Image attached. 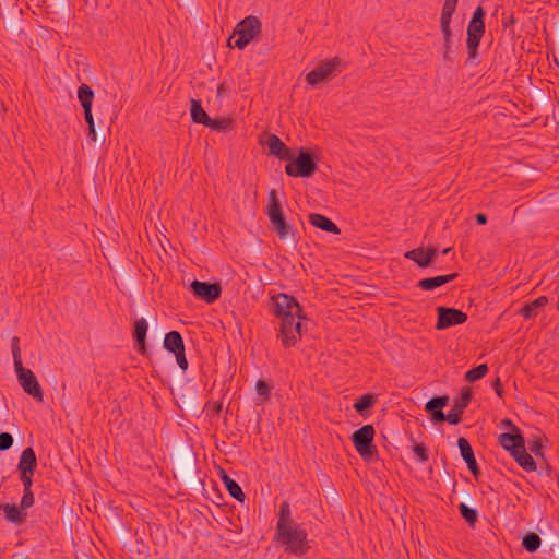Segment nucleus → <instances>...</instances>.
Returning <instances> with one entry per match:
<instances>
[{
  "instance_id": "f257e3e1",
  "label": "nucleus",
  "mask_w": 559,
  "mask_h": 559,
  "mask_svg": "<svg viewBox=\"0 0 559 559\" xmlns=\"http://www.w3.org/2000/svg\"><path fill=\"white\" fill-rule=\"evenodd\" d=\"M265 213L272 225V229L276 236L290 246H296L299 241L297 230L286 222L282 211V204L277 197L276 190L272 189L269 192V202Z\"/></svg>"
},
{
  "instance_id": "f03ea898",
  "label": "nucleus",
  "mask_w": 559,
  "mask_h": 559,
  "mask_svg": "<svg viewBox=\"0 0 559 559\" xmlns=\"http://www.w3.org/2000/svg\"><path fill=\"white\" fill-rule=\"evenodd\" d=\"M274 540L284 546L287 554L298 557L304 556L310 548L306 530L296 523L276 526Z\"/></svg>"
},
{
  "instance_id": "7ed1b4c3",
  "label": "nucleus",
  "mask_w": 559,
  "mask_h": 559,
  "mask_svg": "<svg viewBox=\"0 0 559 559\" xmlns=\"http://www.w3.org/2000/svg\"><path fill=\"white\" fill-rule=\"evenodd\" d=\"M285 173L290 177H311L318 169L317 162L309 151L301 148L297 156L293 154L292 159H287Z\"/></svg>"
},
{
  "instance_id": "20e7f679",
  "label": "nucleus",
  "mask_w": 559,
  "mask_h": 559,
  "mask_svg": "<svg viewBox=\"0 0 559 559\" xmlns=\"http://www.w3.org/2000/svg\"><path fill=\"white\" fill-rule=\"evenodd\" d=\"M374 428L372 425H365L356 430L352 440L356 451L365 461H373L378 456V451L373 444Z\"/></svg>"
},
{
  "instance_id": "39448f33",
  "label": "nucleus",
  "mask_w": 559,
  "mask_h": 559,
  "mask_svg": "<svg viewBox=\"0 0 559 559\" xmlns=\"http://www.w3.org/2000/svg\"><path fill=\"white\" fill-rule=\"evenodd\" d=\"M261 28V21L257 16L249 15L245 17L237 24L234 31V36H238L235 40V46L239 50H243L251 40L260 36Z\"/></svg>"
},
{
  "instance_id": "423d86ee",
  "label": "nucleus",
  "mask_w": 559,
  "mask_h": 559,
  "mask_svg": "<svg viewBox=\"0 0 559 559\" xmlns=\"http://www.w3.org/2000/svg\"><path fill=\"white\" fill-rule=\"evenodd\" d=\"M301 316L281 319L277 338L285 348L294 347L301 340Z\"/></svg>"
},
{
  "instance_id": "0eeeda50",
  "label": "nucleus",
  "mask_w": 559,
  "mask_h": 559,
  "mask_svg": "<svg viewBox=\"0 0 559 559\" xmlns=\"http://www.w3.org/2000/svg\"><path fill=\"white\" fill-rule=\"evenodd\" d=\"M14 369L17 381L24 392L33 396L36 401L41 402L44 400V392L35 373L31 369L24 368L23 362L14 365Z\"/></svg>"
},
{
  "instance_id": "6e6552de",
  "label": "nucleus",
  "mask_w": 559,
  "mask_h": 559,
  "mask_svg": "<svg viewBox=\"0 0 559 559\" xmlns=\"http://www.w3.org/2000/svg\"><path fill=\"white\" fill-rule=\"evenodd\" d=\"M340 67L341 59L338 57H334L311 70L306 75V82L311 86H316L320 82L332 79L337 73H340Z\"/></svg>"
},
{
  "instance_id": "1a4fd4ad",
  "label": "nucleus",
  "mask_w": 559,
  "mask_h": 559,
  "mask_svg": "<svg viewBox=\"0 0 559 559\" xmlns=\"http://www.w3.org/2000/svg\"><path fill=\"white\" fill-rule=\"evenodd\" d=\"M164 347L176 357L177 364L182 371L188 369V360L185 354V343L178 331H170L165 334Z\"/></svg>"
},
{
  "instance_id": "9d476101",
  "label": "nucleus",
  "mask_w": 559,
  "mask_h": 559,
  "mask_svg": "<svg viewBox=\"0 0 559 559\" xmlns=\"http://www.w3.org/2000/svg\"><path fill=\"white\" fill-rule=\"evenodd\" d=\"M189 289L197 298L205 301L206 304H213L216 301L222 293L219 282H190Z\"/></svg>"
},
{
  "instance_id": "9b49d317",
  "label": "nucleus",
  "mask_w": 559,
  "mask_h": 559,
  "mask_svg": "<svg viewBox=\"0 0 559 559\" xmlns=\"http://www.w3.org/2000/svg\"><path fill=\"white\" fill-rule=\"evenodd\" d=\"M274 300V314L280 319L288 316L299 317L301 307L293 296L287 294H278L273 297Z\"/></svg>"
},
{
  "instance_id": "f8f14e48",
  "label": "nucleus",
  "mask_w": 559,
  "mask_h": 559,
  "mask_svg": "<svg viewBox=\"0 0 559 559\" xmlns=\"http://www.w3.org/2000/svg\"><path fill=\"white\" fill-rule=\"evenodd\" d=\"M467 320V314L454 308H438V321L436 328L438 330L448 329L453 325L463 324Z\"/></svg>"
},
{
  "instance_id": "ddd939ff",
  "label": "nucleus",
  "mask_w": 559,
  "mask_h": 559,
  "mask_svg": "<svg viewBox=\"0 0 559 559\" xmlns=\"http://www.w3.org/2000/svg\"><path fill=\"white\" fill-rule=\"evenodd\" d=\"M472 400V390L469 388H463L460 399H457L452 409L447 414V421L451 425H457L462 419L464 409L468 406Z\"/></svg>"
},
{
  "instance_id": "4468645a",
  "label": "nucleus",
  "mask_w": 559,
  "mask_h": 559,
  "mask_svg": "<svg viewBox=\"0 0 559 559\" xmlns=\"http://www.w3.org/2000/svg\"><path fill=\"white\" fill-rule=\"evenodd\" d=\"M269 153L276 156L281 160L292 159V150L276 135L270 134L266 141Z\"/></svg>"
},
{
  "instance_id": "2eb2a0df",
  "label": "nucleus",
  "mask_w": 559,
  "mask_h": 559,
  "mask_svg": "<svg viewBox=\"0 0 559 559\" xmlns=\"http://www.w3.org/2000/svg\"><path fill=\"white\" fill-rule=\"evenodd\" d=\"M436 248H417L411 251H407L404 257L408 260L414 261L417 263L418 266L425 267L430 264L432 261V258L436 255Z\"/></svg>"
},
{
  "instance_id": "dca6fc26",
  "label": "nucleus",
  "mask_w": 559,
  "mask_h": 559,
  "mask_svg": "<svg viewBox=\"0 0 559 559\" xmlns=\"http://www.w3.org/2000/svg\"><path fill=\"white\" fill-rule=\"evenodd\" d=\"M37 467V459L35 451L33 448L28 447L22 451L20 456V461L17 464V469L20 473H31L34 474Z\"/></svg>"
},
{
  "instance_id": "f3484780",
  "label": "nucleus",
  "mask_w": 559,
  "mask_h": 559,
  "mask_svg": "<svg viewBox=\"0 0 559 559\" xmlns=\"http://www.w3.org/2000/svg\"><path fill=\"white\" fill-rule=\"evenodd\" d=\"M309 222L312 226H314L321 230H324V231H328V233H331L334 235L341 234V229L336 226V224H334L329 217H326L322 214H319V213L310 214Z\"/></svg>"
},
{
  "instance_id": "a211bd4d",
  "label": "nucleus",
  "mask_w": 559,
  "mask_h": 559,
  "mask_svg": "<svg viewBox=\"0 0 559 559\" xmlns=\"http://www.w3.org/2000/svg\"><path fill=\"white\" fill-rule=\"evenodd\" d=\"M485 15H486V12L484 10V8L481 5H478L473 15H472V19L467 25V33H473V34H479L480 36H484L485 34Z\"/></svg>"
},
{
  "instance_id": "6ab92c4d",
  "label": "nucleus",
  "mask_w": 559,
  "mask_h": 559,
  "mask_svg": "<svg viewBox=\"0 0 559 559\" xmlns=\"http://www.w3.org/2000/svg\"><path fill=\"white\" fill-rule=\"evenodd\" d=\"M0 510L4 512V518L8 522L20 525L25 522L26 513H24L21 507L10 503L0 504Z\"/></svg>"
},
{
  "instance_id": "aec40b11",
  "label": "nucleus",
  "mask_w": 559,
  "mask_h": 559,
  "mask_svg": "<svg viewBox=\"0 0 559 559\" xmlns=\"http://www.w3.org/2000/svg\"><path fill=\"white\" fill-rule=\"evenodd\" d=\"M78 98L83 107L84 116L92 114L94 91L87 84H81L78 88Z\"/></svg>"
},
{
  "instance_id": "412c9836",
  "label": "nucleus",
  "mask_w": 559,
  "mask_h": 559,
  "mask_svg": "<svg viewBox=\"0 0 559 559\" xmlns=\"http://www.w3.org/2000/svg\"><path fill=\"white\" fill-rule=\"evenodd\" d=\"M147 329H148V323L144 318L138 319L135 321L133 337L139 345L138 350L142 354L145 353V350H146L145 338H146Z\"/></svg>"
},
{
  "instance_id": "4be33fe9",
  "label": "nucleus",
  "mask_w": 559,
  "mask_h": 559,
  "mask_svg": "<svg viewBox=\"0 0 559 559\" xmlns=\"http://www.w3.org/2000/svg\"><path fill=\"white\" fill-rule=\"evenodd\" d=\"M548 302V298L546 296H540L536 298L535 300L525 304L521 310L520 313L525 318H534L538 314V310L540 308H544Z\"/></svg>"
},
{
  "instance_id": "5701e85b",
  "label": "nucleus",
  "mask_w": 559,
  "mask_h": 559,
  "mask_svg": "<svg viewBox=\"0 0 559 559\" xmlns=\"http://www.w3.org/2000/svg\"><path fill=\"white\" fill-rule=\"evenodd\" d=\"M523 441L524 438L520 430L501 433L499 436V443L507 451L513 450L518 443L520 444Z\"/></svg>"
},
{
  "instance_id": "b1692460",
  "label": "nucleus",
  "mask_w": 559,
  "mask_h": 559,
  "mask_svg": "<svg viewBox=\"0 0 559 559\" xmlns=\"http://www.w3.org/2000/svg\"><path fill=\"white\" fill-rule=\"evenodd\" d=\"M190 114L193 122L201 123L205 127L211 119L203 109L201 102L198 99H191Z\"/></svg>"
},
{
  "instance_id": "393cba45",
  "label": "nucleus",
  "mask_w": 559,
  "mask_h": 559,
  "mask_svg": "<svg viewBox=\"0 0 559 559\" xmlns=\"http://www.w3.org/2000/svg\"><path fill=\"white\" fill-rule=\"evenodd\" d=\"M542 544L540 537L535 533H527L522 539V546L528 552H535Z\"/></svg>"
},
{
  "instance_id": "a878e982",
  "label": "nucleus",
  "mask_w": 559,
  "mask_h": 559,
  "mask_svg": "<svg viewBox=\"0 0 559 559\" xmlns=\"http://www.w3.org/2000/svg\"><path fill=\"white\" fill-rule=\"evenodd\" d=\"M281 524L283 526L295 524V522L292 519L289 503L286 501L282 502L280 506L278 521L276 526H280Z\"/></svg>"
},
{
  "instance_id": "bb28decb",
  "label": "nucleus",
  "mask_w": 559,
  "mask_h": 559,
  "mask_svg": "<svg viewBox=\"0 0 559 559\" xmlns=\"http://www.w3.org/2000/svg\"><path fill=\"white\" fill-rule=\"evenodd\" d=\"M84 118L88 126V134H87L88 140L92 142H97V143L103 144L105 142V136L103 135V133L97 134L93 114H91L90 116H84Z\"/></svg>"
},
{
  "instance_id": "cd10ccee",
  "label": "nucleus",
  "mask_w": 559,
  "mask_h": 559,
  "mask_svg": "<svg viewBox=\"0 0 559 559\" xmlns=\"http://www.w3.org/2000/svg\"><path fill=\"white\" fill-rule=\"evenodd\" d=\"M488 372V366L486 364H481L465 373V380L468 382H475L481 378H484Z\"/></svg>"
},
{
  "instance_id": "c85d7f7f",
  "label": "nucleus",
  "mask_w": 559,
  "mask_h": 559,
  "mask_svg": "<svg viewBox=\"0 0 559 559\" xmlns=\"http://www.w3.org/2000/svg\"><path fill=\"white\" fill-rule=\"evenodd\" d=\"M523 454L516 457V463L527 472L536 471V463L534 459L526 452L525 449H522Z\"/></svg>"
},
{
  "instance_id": "c756f323",
  "label": "nucleus",
  "mask_w": 559,
  "mask_h": 559,
  "mask_svg": "<svg viewBox=\"0 0 559 559\" xmlns=\"http://www.w3.org/2000/svg\"><path fill=\"white\" fill-rule=\"evenodd\" d=\"M233 123L231 118L222 117L218 119H210L206 127L216 131H226Z\"/></svg>"
},
{
  "instance_id": "7c9ffc66",
  "label": "nucleus",
  "mask_w": 559,
  "mask_h": 559,
  "mask_svg": "<svg viewBox=\"0 0 559 559\" xmlns=\"http://www.w3.org/2000/svg\"><path fill=\"white\" fill-rule=\"evenodd\" d=\"M449 402L448 396H438L430 399L425 406V409L428 413L437 412L438 409H442Z\"/></svg>"
},
{
  "instance_id": "2f4dec72",
  "label": "nucleus",
  "mask_w": 559,
  "mask_h": 559,
  "mask_svg": "<svg viewBox=\"0 0 559 559\" xmlns=\"http://www.w3.org/2000/svg\"><path fill=\"white\" fill-rule=\"evenodd\" d=\"M459 510L463 519L471 525L474 526L477 521V511L473 508H469L465 503H461L459 506Z\"/></svg>"
},
{
  "instance_id": "473e14b6",
  "label": "nucleus",
  "mask_w": 559,
  "mask_h": 559,
  "mask_svg": "<svg viewBox=\"0 0 559 559\" xmlns=\"http://www.w3.org/2000/svg\"><path fill=\"white\" fill-rule=\"evenodd\" d=\"M376 403V397L370 394H365L360 396L354 404V408L358 413H362L364 411L370 408Z\"/></svg>"
},
{
  "instance_id": "72a5a7b5",
  "label": "nucleus",
  "mask_w": 559,
  "mask_h": 559,
  "mask_svg": "<svg viewBox=\"0 0 559 559\" xmlns=\"http://www.w3.org/2000/svg\"><path fill=\"white\" fill-rule=\"evenodd\" d=\"M226 490L228 491V493L235 498L237 501L239 502H243L245 501V493L241 489V487L238 485V483L236 480H231V481H227V485L225 486Z\"/></svg>"
},
{
  "instance_id": "f704fd0d",
  "label": "nucleus",
  "mask_w": 559,
  "mask_h": 559,
  "mask_svg": "<svg viewBox=\"0 0 559 559\" xmlns=\"http://www.w3.org/2000/svg\"><path fill=\"white\" fill-rule=\"evenodd\" d=\"M457 447L460 449L461 456L463 457L464 461H467L471 457L475 456L474 451H473L469 442L467 441V439H465L463 437L459 438Z\"/></svg>"
},
{
  "instance_id": "c9c22d12",
  "label": "nucleus",
  "mask_w": 559,
  "mask_h": 559,
  "mask_svg": "<svg viewBox=\"0 0 559 559\" xmlns=\"http://www.w3.org/2000/svg\"><path fill=\"white\" fill-rule=\"evenodd\" d=\"M255 390L259 396L263 397V401H267L271 397V386L263 380H258L255 383Z\"/></svg>"
},
{
  "instance_id": "e433bc0d",
  "label": "nucleus",
  "mask_w": 559,
  "mask_h": 559,
  "mask_svg": "<svg viewBox=\"0 0 559 559\" xmlns=\"http://www.w3.org/2000/svg\"><path fill=\"white\" fill-rule=\"evenodd\" d=\"M11 350L14 365L22 364L20 338L17 336H13L11 340Z\"/></svg>"
},
{
  "instance_id": "4c0bfd02",
  "label": "nucleus",
  "mask_w": 559,
  "mask_h": 559,
  "mask_svg": "<svg viewBox=\"0 0 559 559\" xmlns=\"http://www.w3.org/2000/svg\"><path fill=\"white\" fill-rule=\"evenodd\" d=\"M452 15L453 14L441 13V17H440L441 32L443 35H447V37L452 36V29L450 26Z\"/></svg>"
},
{
  "instance_id": "58836bf2",
  "label": "nucleus",
  "mask_w": 559,
  "mask_h": 559,
  "mask_svg": "<svg viewBox=\"0 0 559 559\" xmlns=\"http://www.w3.org/2000/svg\"><path fill=\"white\" fill-rule=\"evenodd\" d=\"M413 452L418 457V461L425 463L428 461V449L424 443H417L413 448Z\"/></svg>"
},
{
  "instance_id": "ea45409f",
  "label": "nucleus",
  "mask_w": 559,
  "mask_h": 559,
  "mask_svg": "<svg viewBox=\"0 0 559 559\" xmlns=\"http://www.w3.org/2000/svg\"><path fill=\"white\" fill-rule=\"evenodd\" d=\"M34 493L32 490L23 491V497L20 502V507L23 510L31 508L34 504Z\"/></svg>"
},
{
  "instance_id": "a19ab883",
  "label": "nucleus",
  "mask_w": 559,
  "mask_h": 559,
  "mask_svg": "<svg viewBox=\"0 0 559 559\" xmlns=\"http://www.w3.org/2000/svg\"><path fill=\"white\" fill-rule=\"evenodd\" d=\"M13 444V437L9 432L0 433V451H5L10 449Z\"/></svg>"
},
{
  "instance_id": "79ce46f5",
  "label": "nucleus",
  "mask_w": 559,
  "mask_h": 559,
  "mask_svg": "<svg viewBox=\"0 0 559 559\" xmlns=\"http://www.w3.org/2000/svg\"><path fill=\"white\" fill-rule=\"evenodd\" d=\"M451 38H452V36L447 37V35H443V48H444L443 59L445 62L453 61L452 56H451Z\"/></svg>"
},
{
  "instance_id": "37998d69",
  "label": "nucleus",
  "mask_w": 559,
  "mask_h": 559,
  "mask_svg": "<svg viewBox=\"0 0 559 559\" xmlns=\"http://www.w3.org/2000/svg\"><path fill=\"white\" fill-rule=\"evenodd\" d=\"M33 475L34 474H31V473H20V479L23 484V491H28V490H32V485H33Z\"/></svg>"
},
{
  "instance_id": "c03bdc74",
  "label": "nucleus",
  "mask_w": 559,
  "mask_h": 559,
  "mask_svg": "<svg viewBox=\"0 0 559 559\" xmlns=\"http://www.w3.org/2000/svg\"><path fill=\"white\" fill-rule=\"evenodd\" d=\"M457 0H444L441 13L453 14L455 12Z\"/></svg>"
},
{
  "instance_id": "a18cd8bd",
  "label": "nucleus",
  "mask_w": 559,
  "mask_h": 559,
  "mask_svg": "<svg viewBox=\"0 0 559 559\" xmlns=\"http://www.w3.org/2000/svg\"><path fill=\"white\" fill-rule=\"evenodd\" d=\"M481 38L479 34L467 33L466 46H479Z\"/></svg>"
},
{
  "instance_id": "49530a36",
  "label": "nucleus",
  "mask_w": 559,
  "mask_h": 559,
  "mask_svg": "<svg viewBox=\"0 0 559 559\" xmlns=\"http://www.w3.org/2000/svg\"><path fill=\"white\" fill-rule=\"evenodd\" d=\"M542 440L540 439H535L533 440L532 442H530V450L531 452H533L535 455H542Z\"/></svg>"
},
{
  "instance_id": "de8ad7c7",
  "label": "nucleus",
  "mask_w": 559,
  "mask_h": 559,
  "mask_svg": "<svg viewBox=\"0 0 559 559\" xmlns=\"http://www.w3.org/2000/svg\"><path fill=\"white\" fill-rule=\"evenodd\" d=\"M466 464H467V467L468 469L471 471V473L477 477L480 473L479 468H478V465H477V462L475 460V456L474 457H471L469 460L465 461Z\"/></svg>"
},
{
  "instance_id": "09e8293b",
  "label": "nucleus",
  "mask_w": 559,
  "mask_h": 559,
  "mask_svg": "<svg viewBox=\"0 0 559 559\" xmlns=\"http://www.w3.org/2000/svg\"><path fill=\"white\" fill-rule=\"evenodd\" d=\"M445 283L447 282H418L419 287L423 288L424 290H431V289L439 287Z\"/></svg>"
},
{
  "instance_id": "8fccbe9b",
  "label": "nucleus",
  "mask_w": 559,
  "mask_h": 559,
  "mask_svg": "<svg viewBox=\"0 0 559 559\" xmlns=\"http://www.w3.org/2000/svg\"><path fill=\"white\" fill-rule=\"evenodd\" d=\"M431 417L433 421L441 423L447 420V415L442 412V409H438L437 412L431 413Z\"/></svg>"
},
{
  "instance_id": "3c124183",
  "label": "nucleus",
  "mask_w": 559,
  "mask_h": 559,
  "mask_svg": "<svg viewBox=\"0 0 559 559\" xmlns=\"http://www.w3.org/2000/svg\"><path fill=\"white\" fill-rule=\"evenodd\" d=\"M500 425L507 429H509L510 431H516V430H520L513 423L511 419L509 418H504L501 420Z\"/></svg>"
},
{
  "instance_id": "603ef678",
  "label": "nucleus",
  "mask_w": 559,
  "mask_h": 559,
  "mask_svg": "<svg viewBox=\"0 0 559 559\" xmlns=\"http://www.w3.org/2000/svg\"><path fill=\"white\" fill-rule=\"evenodd\" d=\"M522 449H525L524 441L520 444L518 443V445L513 450L509 451L515 461H516V457H519V455L523 454Z\"/></svg>"
},
{
  "instance_id": "864d4df0",
  "label": "nucleus",
  "mask_w": 559,
  "mask_h": 559,
  "mask_svg": "<svg viewBox=\"0 0 559 559\" xmlns=\"http://www.w3.org/2000/svg\"><path fill=\"white\" fill-rule=\"evenodd\" d=\"M466 47H467V53H468L467 61H472L476 58L477 50H478L479 46H466Z\"/></svg>"
},
{
  "instance_id": "5fc2aeb1",
  "label": "nucleus",
  "mask_w": 559,
  "mask_h": 559,
  "mask_svg": "<svg viewBox=\"0 0 559 559\" xmlns=\"http://www.w3.org/2000/svg\"><path fill=\"white\" fill-rule=\"evenodd\" d=\"M492 386H493V389H495V391H496L497 395H498L499 397H502V395H503V390H502V384H501V381H500V379H499V378H497V379L493 381Z\"/></svg>"
},
{
  "instance_id": "6e6d98bb",
  "label": "nucleus",
  "mask_w": 559,
  "mask_h": 559,
  "mask_svg": "<svg viewBox=\"0 0 559 559\" xmlns=\"http://www.w3.org/2000/svg\"><path fill=\"white\" fill-rule=\"evenodd\" d=\"M206 407L212 409L214 414H218L222 409V404L219 402H209Z\"/></svg>"
},
{
  "instance_id": "4d7b16f0",
  "label": "nucleus",
  "mask_w": 559,
  "mask_h": 559,
  "mask_svg": "<svg viewBox=\"0 0 559 559\" xmlns=\"http://www.w3.org/2000/svg\"><path fill=\"white\" fill-rule=\"evenodd\" d=\"M456 276V273H452L447 275H437L435 277H427L426 280H455Z\"/></svg>"
},
{
  "instance_id": "13d9d810",
  "label": "nucleus",
  "mask_w": 559,
  "mask_h": 559,
  "mask_svg": "<svg viewBox=\"0 0 559 559\" xmlns=\"http://www.w3.org/2000/svg\"><path fill=\"white\" fill-rule=\"evenodd\" d=\"M475 219L478 225H485L487 223V215L484 213H478L475 215Z\"/></svg>"
},
{
  "instance_id": "bf43d9fd",
  "label": "nucleus",
  "mask_w": 559,
  "mask_h": 559,
  "mask_svg": "<svg viewBox=\"0 0 559 559\" xmlns=\"http://www.w3.org/2000/svg\"><path fill=\"white\" fill-rule=\"evenodd\" d=\"M221 478H222V480H223L225 486L227 485V481H231L233 480V478L229 477L224 469L221 471Z\"/></svg>"
},
{
  "instance_id": "052dcab7",
  "label": "nucleus",
  "mask_w": 559,
  "mask_h": 559,
  "mask_svg": "<svg viewBox=\"0 0 559 559\" xmlns=\"http://www.w3.org/2000/svg\"><path fill=\"white\" fill-rule=\"evenodd\" d=\"M449 251H450V248H447V249H444V250H443V253L445 254V253H448Z\"/></svg>"
},
{
  "instance_id": "680f3d73",
  "label": "nucleus",
  "mask_w": 559,
  "mask_h": 559,
  "mask_svg": "<svg viewBox=\"0 0 559 559\" xmlns=\"http://www.w3.org/2000/svg\"><path fill=\"white\" fill-rule=\"evenodd\" d=\"M364 287H366V288H373L372 286H369V285H366V284H364Z\"/></svg>"
}]
</instances>
